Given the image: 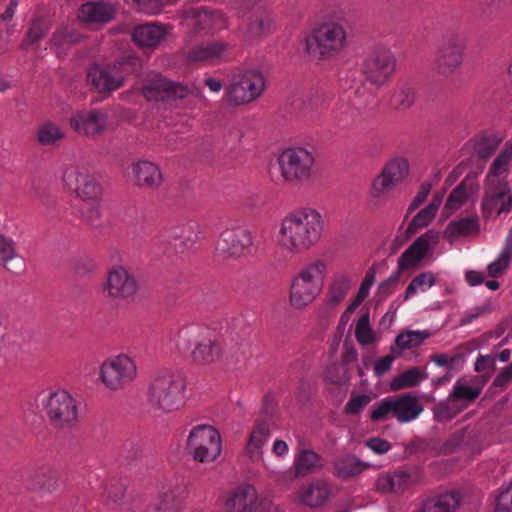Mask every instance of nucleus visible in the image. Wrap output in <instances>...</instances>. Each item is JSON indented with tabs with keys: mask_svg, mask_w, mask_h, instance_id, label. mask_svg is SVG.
<instances>
[{
	"mask_svg": "<svg viewBox=\"0 0 512 512\" xmlns=\"http://www.w3.org/2000/svg\"><path fill=\"white\" fill-rule=\"evenodd\" d=\"M324 230L322 213L314 207L303 206L290 211L280 220L275 244L285 255H303L320 243Z\"/></svg>",
	"mask_w": 512,
	"mask_h": 512,
	"instance_id": "1",
	"label": "nucleus"
},
{
	"mask_svg": "<svg viewBox=\"0 0 512 512\" xmlns=\"http://www.w3.org/2000/svg\"><path fill=\"white\" fill-rule=\"evenodd\" d=\"M62 182L81 202L82 219L96 226L102 216L103 196V187L98 179L84 166L71 163L63 169Z\"/></svg>",
	"mask_w": 512,
	"mask_h": 512,
	"instance_id": "2",
	"label": "nucleus"
},
{
	"mask_svg": "<svg viewBox=\"0 0 512 512\" xmlns=\"http://www.w3.org/2000/svg\"><path fill=\"white\" fill-rule=\"evenodd\" d=\"M328 261L315 258L306 262L291 278L288 291L289 305L303 311L321 295L328 276Z\"/></svg>",
	"mask_w": 512,
	"mask_h": 512,
	"instance_id": "3",
	"label": "nucleus"
},
{
	"mask_svg": "<svg viewBox=\"0 0 512 512\" xmlns=\"http://www.w3.org/2000/svg\"><path fill=\"white\" fill-rule=\"evenodd\" d=\"M186 383L180 374L161 371L154 375L147 386L146 399L151 409L168 414L185 404Z\"/></svg>",
	"mask_w": 512,
	"mask_h": 512,
	"instance_id": "4",
	"label": "nucleus"
},
{
	"mask_svg": "<svg viewBox=\"0 0 512 512\" xmlns=\"http://www.w3.org/2000/svg\"><path fill=\"white\" fill-rule=\"evenodd\" d=\"M249 354L248 337L244 336L239 341L230 337L223 348L221 342L209 330L192 351L193 360L198 364H211L219 360L239 363L246 360Z\"/></svg>",
	"mask_w": 512,
	"mask_h": 512,
	"instance_id": "5",
	"label": "nucleus"
},
{
	"mask_svg": "<svg viewBox=\"0 0 512 512\" xmlns=\"http://www.w3.org/2000/svg\"><path fill=\"white\" fill-rule=\"evenodd\" d=\"M307 52L316 58L328 59L339 55L348 45L344 25L335 20L319 23L307 35Z\"/></svg>",
	"mask_w": 512,
	"mask_h": 512,
	"instance_id": "6",
	"label": "nucleus"
},
{
	"mask_svg": "<svg viewBox=\"0 0 512 512\" xmlns=\"http://www.w3.org/2000/svg\"><path fill=\"white\" fill-rule=\"evenodd\" d=\"M281 179L289 185H303L314 180L316 159L314 153L303 147H290L276 159Z\"/></svg>",
	"mask_w": 512,
	"mask_h": 512,
	"instance_id": "7",
	"label": "nucleus"
},
{
	"mask_svg": "<svg viewBox=\"0 0 512 512\" xmlns=\"http://www.w3.org/2000/svg\"><path fill=\"white\" fill-rule=\"evenodd\" d=\"M410 174V165L406 158L396 157L389 160L372 179L368 196L373 207H382L390 200L393 190L405 182Z\"/></svg>",
	"mask_w": 512,
	"mask_h": 512,
	"instance_id": "8",
	"label": "nucleus"
},
{
	"mask_svg": "<svg viewBox=\"0 0 512 512\" xmlns=\"http://www.w3.org/2000/svg\"><path fill=\"white\" fill-rule=\"evenodd\" d=\"M186 449L194 461L211 463L222 452V437L213 426L199 424L191 428L186 440Z\"/></svg>",
	"mask_w": 512,
	"mask_h": 512,
	"instance_id": "9",
	"label": "nucleus"
},
{
	"mask_svg": "<svg viewBox=\"0 0 512 512\" xmlns=\"http://www.w3.org/2000/svg\"><path fill=\"white\" fill-rule=\"evenodd\" d=\"M138 376L135 360L121 353L105 359L99 368V379L110 391H120L133 383Z\"/></svg>",
	"mask_w": 512,
	"mask_h": 512,
	"instance_id": "10",
	"label": "nucleus"
},
{
	"mask_svg": "<svg viewBox=\"0 0 512 512\" xmlns=\"http://www.w3.org/2000/svg\"><path fill=\"white\" fill-rule=\"evenodd\" d=\"M264 89L263 75L257 70H247L232 76L225 98L232 105H243L256 100Z\"/></svg>",
	"mask_w": 512,
	"mask_h": 512,
	"instance_id": "11",
	"label": "nucleus"
},
{
	"mask_svg": "<svg viewBox=\"0 0 512 512\" xmlns=\"http://www.w3.org/2000/svg\"><path fill=\"white\" fill-rule=\"evenodd\" d=\"M466 41L460 34L448 35L438 46L434 59V71L445 77L455 74L464 62Z\"/></svg>",
	"mask_w": 512,
	"mask_h": 512,
	"instance_id": "12",
	"label": "nucleus"
},
{
	"mask_svg": "<svg viewBox=\"0 0 512 512\" xmlns=\"http://www.w3.org/2000/svg\"><path fill=\"white\" fill-rule=\"evenodd\" d=\"M43 406L50 422L55 427L71 428L78 421L77 402L66 390L50 393Z\"/></svg>",
	"mask_w": 512,
	"mask_h": 512,
	"instance_id": "13",
	"label": "nucleus"
},
{
	"mask_svg": "<svg viewBox=\"0 0 512 512\" xmlns=\"http://www.w3.org/2000/svg\"><path fill=\"white\" fill-rule=\"evenodd\" d=\"M396 69L394 53L386 47L372 50L363 60L361 72L366 81L377 87L388 82Z\"/></svg>",
	"mask_w": 512,
	"mask_h": 512,
	"instance_id": "14",
	"label": "nucleus"
},
{
	"mask_svg": "<svg viewBox=\"0 0 512 512\" xmlns=\"http://www.w3.org/2000/svg\"><path fill=\"white\" fill-rule=\"evenodd\" d=\"M128 71L124 62L92 65L87 72V83L98 93L110 94L124 85Z\"/></svg>",
	"mask_w": 512,
	"mask_h": 512,
	"instance_id": "15",
	"label": "nucleus"
},
{
	"mask_svg": "<svg viewBox=\"0 0 512 512\" xmlns=\"http://www.w3.org/2000/svg\"><path fill=\"white\" fill-rule=\"evenodd\" d=\"M148 101H174L183 99L191 92L183 83L171 81L160 74H153L139 88Z\"/></svg>",
	"mask_w": 512,
	"mask_h": 512,
	"instance_id": "16",
	"label": "nucleus"
},
{
	"mask_svg": "<svg viewBox=\"0 0 512 512\" xmlns=\"http://www.w3.org/2000/svg\"><path fill=\"white\" fill-rule=\"evenodd\" d=\"M124 176L132 185L141 189L156 190L163 183V173L158 164L146 159L132 161Z\"/></svg>",
	"mask_w": 512,
	"mask_h": 512,
	"instance_id": "17",
	"label": "nucleus"
},
{
	"mask_svg": "<svg viewBox=\"0 0 512 512\" xmlns=\"http://www.w3.org/2000/svg\"><path fill=\"white\" fill-rule=\"evenodd\" d=\"M252 232L245 228H232L223 231L216 244L217 252L223 257H241L251 252Z\"/></svg>",
	"mask_w": 512,
	"mask_h": 512,
	"instance_id": "18",
	"label": "nucleus"
},
{
	"mask_svg": "<svg viewBox=\"0 0 512 512\" xmlns=\"http://www.w3.org/2000/svg\"><path fill=\"white\" fill-rule=\"evenodd\" d=\"M69 125L77 134L95 139L107 130L108 117L98 109L80 110L71 116Z\"/></svg>",
	"mask_w": 512,
	"mask_h": 512,
	"instance_id": "19",
	"label": "nucleus"
},
{
	"mask_svg": "<svg viewBox=\"0 0 512 512\" xmlns=\"http://www.w3.org/2000/svg\"><path fill=\"white\" fill-rule=\"evenodd\" d=\"M483 215L489 218L512 209V194L507 182L491 181L482 201Z\"/></svg>",
	"mask_w": 512,
	"mask_h": 512,
	"instance_id": "20",
	"label": "nucleus"
},
{
	"mask_svg": "<svg viewBox=\"0 0 512 512\" xmlns=\"http://www.w3.org/2000/svg\"><path fill=\"white\" fill-rule=\"evenodd\" d=\"M107 295L116 300L132 298L138 290L135 277L123 266L110 270L104 287Z\"/></svg>",
	"mask_w": 512,
	"mask_h": 512,
	"instance_id": "21",
	"label": "nucleus"
},
{
	"mask_svg": "<svg viewBox=\"0 0 512 512\" xmlns=\"http://www.w3.org/2000/svg\"><path fill=\"white\" fill-rule=\"evenodd\" d=\"M183 24L195 32L219 30L227 25L221 12H209L203 8H191L185 12Z\"/></svg>",
	"mask_w": 512,
	"mask_h": 512,
	"instance_id": "22",
	"label": "nucleus"
},
{
	"mask_svg": "<svg viewBox=\"0 0 512 512\" xmlns=\"http://www.w3.org/2000/svg\"><path fill=\"white\" fill-rule=\"evenodd\" d=\"M440 238L438 231L429 230L419 236L400 256L398 267L400 270H406L415 266L427 254L431 245H435Z\"/></svg>",
	"mask_w": 512,
	"mask_h": 512,
	"instance_id": "23",
	"label": "nucleus"
},
{
	"mask_svg": "<svg viewBox=\"0 0 512 512\" xmlns=\"http://www.w3.org/2000/svg\"><path fill=\"white\" fill-rule=\"evenodd\" d=\"M419 480V472L399 470L381 474L375 482V487L381 493H401L415 485Z\"/></svg>",
	"mask_w": 512,
	"mask_h": 512,
	"instance_id": "24",
	"label": "nucleus"
},
{
	"mask_svg": "<svg viewBox=\"0 0 512 512\" xmlns=\"http://www.w3.org/2000/svg\"><path fill=\"white\" fill-rule=\"evenodd\" d=\"M354 276L349 271H336L332 274L327 292L324 299V305L329 309H334L346 299L349 294Z\"/></svg>",
	"mask_w": 512,
	"mask_h": 512,
	"instance_id": "25",
	"label": "nucleus"
},
{
	"mask_svg": "<svg viewBox=\"0 0 512 512\" xmlns=\"http://www.w3.org/2000/svg\"><path fill=\"white\" fill-rule=\"evenodd\" d=\"M170 32V25L151 22L135 27L132 39L140 47L155 48L168 38Z\"/></svg>",
	"mask_w": 512,
	"mask_h": 512,
	"instance_id": "26",
	"label": "nucleus"
},
{
	"mask_svg": "<svg viewBox=\"0 0 512 512\" xmlns=\"http://www.w3.org/2000/svg\"><path fill=\"white\" fill-rule=\"evenodd\" d=\"M258 493L254 486L242 484L231 491L225 501L228 512H247L255 508Z\"/></svg>",
	"mask_w": 512,
	"mask_h": 512,
	"instance_id": "27",
	"label": "nucleus"
},
{
	"mask_svg": "<svg viewBox=\"0 0 512 512\" xmlns=\"http://www.w3.org/2000/svg\"><path fill=\"white\" fill-rule=\"evenodd\" d=\"M114 9L104 2H87L80 6L77 18L80 22L99 25L110 22L114 18Z\"/></svg>",
	"mask_w": 512,
	"mask_h": 512,
	"instance_id": "28",
	"label": "nucleus"
},
{
	"mask_svg": "<svg viewBox=\"0 0 512 512\" xmlns=\"http://www.w3.org/2000/svg\"><path fill=\"white\" fill-rule=\"evenodd\" d=\"M484 384L477 377H461L456 380L449 394L465 405V409L481 394Z\"/></svg>",
	"mask_w": 512,
	"mask_h": 512,
	"instance_id": "29",
	"label": "nucleus"
},
{
	"mask_svg": "<svg viewBox=\"0 0 512 512\" xmlns=\"http://www.w3.org/2000/svg\"><path fill=\"white\" fill-rule=\"evenodd\" d=\"M83 35L73 24H63L57 28L50 39V46L58 57H63L74 45L81 42Z\"/></svg>",
	"mask_w": 512,
	"mask_h": 512,
	"instance_id": "30",
	"label": "nucleus"
},
{
	"mask_svg": "<svg viewBox=\"0 0 512 512\" xmlns=\"http://www.w3.org/2000/svg\"><path fill=\"white\" fill-rule=\"evenodd\" d=\"M270 437V427L265 422L257 423L251 430L245 446V455L252 463L263 458V447Z\"/></svg>",
	"mask_w": 512,
	"mask_h": 512,
	"instance_id": "31",
	"label": "nucleus"
},
{
	"mask_svg": "<svg viewBox=\"0 0 512 512\" xmlns=\"http://www.w3.org/2000/svg\"><path fill=\"white\" fill-rule=\"evenodd\" d=\"M229 45L223 41H211L200 44L188 52L192 62H215L227 57Z\"/></svg>",
	"mask_w": 512,
	"mask_h": 512,
	"instance_id": "32",
	"label": "nucleus"
},
{
	"mask_svg": "<svg viewBox=\"0 0 512 512\" xmlns=\"http://www.w3.org/2000/svg\"><path fill=\"white\" fill-rule=\"evenodd\" d=\"M392 397L394 405V418L399 423H408L415 420L424 409L418 398L411 393Z\"/></svg>",
	"mask_w": 512,
	"mask_h": 512,
	"instance_id": "33",
	"label": "nucleus"
},
{
	"mask_svg": "<svg viewBox=\"0 0 512 512\" xmlns=\"http://www.w3.org/2000/svg\"><path fill=\"white\" fill-rule=\"evenodd\" d=\"M330 497V487L324 481H316L300 489L294 500L310 508L322 506Z\"/></svg>",
	"mask_w": 512,
	"mask_h": 512,
	"instance_id": "34",
	"label": "nucleus"
},
{
	"mask_svg": "<svg viewBox=\"0 0 512 512\" xmlns=\"http://www.w3.org/2000/svg\"><path fill=\"white\" fill-rule=\"evenodd\" d=\"M273 29V17L264 6L256 7L250 14L247 25V36L251 39H262L269 35Z\"/></svg>",
	"mask_w": 512,
	"mask_h": 512,
	"instance_id": "35",
	"label": "nucleus"
},
{
	"mask_svg": "<svg viewBox=\"0 0 512 512\" xmlns=\"http://www.w3.org/2000/svg\"><path fill=\"white\" fill-rule=\"evenodd\" d=\"M461 502L458 492L451 491L426 499L418 512H456Z\"/></svg>",
	"mask_w": 512,
	"mask_h": 512,
	"instance_id": "36",
	"label": "nucleus"
},
{
	"mask_svg": "<svg viewBox=\"0 0 512 512\" xmlns=\"http://www.w3.org/2000/svg\"><path fill=\"white\" fill-rule=\"evenodd\" d=\"M57 472L51 467L45 466L30 473L25 481L29 490L52 492L57 487Z\"/></svg>",
	"mask_w": 512,
	"mask_h": 512,
	"instance_id": "37",
	"label": "nucleus"
},
{
	"mask_svg": "<svg viewBox=\"0 0 512 512\" xmlns=\"http://www.w3.org/2000/svg\"><path fill=\"white\" fill-rule=\"evenodd\" d=\"M201 234V227L196 222H187L179 226H173L166 230V237L175 242V246H177V242L183 248L189 247L193 245L199 238Z\"/></svg>",
	"mask_w": 512,
	"mask_h": 512,
	"instance_id": "38",
	"label": "nucleus"
},
{
	"mask_svg": "<svg viewBox=\"0 0 512 512\" xmlns=\"http://www.w3.org/2000/svg\"><path fill=\"white\" fill-rule=\"evenodd\" d=\"M479 229V218L477 216L464 217L450 222L444 231V237L450 242H454L461 237L478 233Z\"/></svg>",
	"mask_w": 512,
	"mask_h": 512,
	"instance_id": "39",
	"label": "nucleus"
},
{
	"mask_svg": "<svg viewBox=\"0 0 512 512\" xmlns=\"http://www.w3.org/2000/svg\"><path fill=\"white\" fill-rule=\"evenodd\" d=\"M430 335L428 330H405L399 333L395 338V345L393 346L396 350V355L400 356L405 350L421 346Z\"/></svg>",
	"mask_w": 512,
	"mask_h": 512,
	"instance_id": "40",
	"label": "nucleus"
},
{
	"mask_svg": "<svg viewBox=\"0 0 512 512\" xmlns=\"http://www.w3.org/2000/svg\"><path fill=\"white\" fill-rule=\"evenodd\" d=\"M295 473L306 476L323 467L322 458L313 450L303 449L294 461Z\"/></svg>",
	"mask_w": 512,
	"mask_h": 512,
	"instance_id": "41",
	"label": "nucleus"
},
{
	"mask_svg": "<svg viewBox=\"0 0 512 512\" xmlns=\"http://www.w3.org/2000/svg\"><path fill=\"white\" fill-rule=\"evenodd\" d=\"M208 329L196 324L181 327L176 334V345L181 350H188L197 345Z\"/></svg>",
	"mask_w": 512,
	"mask_h": 512,
	"instance_id": "42",
	"label": "nucleus"
},
{
	"mask_svg": "<svg viewBox=\"0 0 512 512\" xmlns=\"http://www.w3.org/2000/svg\"><path fill=\"white\" fill-rule=\"evenodd\" d=\"M427 377V374L420 368L413 367L396 375L390 382V388L392 391L412 388L419 385Z\"/></svg>",
	"mask_w": 512,
	"mask_h": 512,
	"instance_id": "43",
	"label": "nucleus"
},
{
	"mask_svg": "<svg viewBox=\"0 0 512 512\" xmlns=\"http://www.w3.org/2000/svg\"><path fill=\"white\" fill-rule=\"evenodd\" d=\"M512 259V232L505 238L504 245L497 259L487 267L488 275L492 278L499 277L510 265Z\"/></svg>",
	"mask_w": 512,
	"mask_h": 512,
	"instance_id": "44",
	"label": "nucleus"
},
{
	"mask_svg": "<svg viewBox=\"0 0 512 512\" xmlns=\"http://www.w3.org/2000/svg\"><path fill=\"white\" fill-rule=\"evenodd\" d=\"M443 199L444 192L435 193L431 202L414 216L411 225L416 229L428 226L435 218Z\"/></svg>",
	"mask_w": 512,
	"mask_h": 512,
	"instance_id": "45",
	"label": "nucleus"
},
{
	"mask_svg": "<svg viewBox=\"0 0 512 512\" xmlns=\"http://www.w3.org/2000/svg\"><path fill=\"white\" fill-rule=\"evenodd\" d=\"M65 132L63 128L52 121H45L42 123L36 134L37 141L44 146H52L57 142L63 140Z\"/></svg>",
	"mask_w": 512,
	"mask_h": 512,
	"instance_id": "46",
	"label": "nucleus"
},
{
	"mask_svg": "<svg viewBox=\"0 0 512 512\" xmlns=\"http://www.w3.org/2000/svg\"><path fill=\"white\" fill-rule=\"evenodd\" d=\"M355 338L361 346H368L378 342L379 335L370 324L369 313L366 312L357 320L355 325Z\"/></svg>",
	"mask_w": 512,
	"mask_h": 512,
	"instance_id": "47",
	"label": "nucleus"
},
{
	"mask_svg": "<svg viewBox=\"0 0 512 512\" xmlns=\"http://www.w3.org/2000/svg\"><path fill=\"white\" fill-rule=\"evenodd\" d=\"M465 410V405L459 403L449 394L448 397L439 402L433 409L434 417L438 421L451 420Z\"/></svg>",
	"mask_w": 512,
	"mask_h": 512,
	"instance_id": "48",
	"label": "nucleus"
},
{
	"mask_svg": "<svg viewBox=\"0 0 512 512\" xmlns=\"http://www.w3.org/2000/svg\"><path fill=\"white\" fill-rule=\"evenodd\" d=\"M436 283V276L431 271H426L415 276L408 284L405 294L404 301H407L417 293L426 292Z\"/></svg>",
	"mask_w": 512,
	"mask_h": 512,
	"instance_id": "49",
	"label": "nucleus"
},
{
	"mask_svg": "<svg viewBox=\"0 0 512 512\" xmlns=\"http://www.w3.org/2000/svg\"><path fill=\"white\" fill-rule=\"evenodd\" d=\"M12 260H18L19 268L22 267L23 260L16 252L15 242L12 238L0 234V263L7 270L13 271V268L9 266Z\"/></svg>",
	"mask_w": 512,
	"mask_h": 512,
	"instance_id": "50",
	"label": "nucleus"
},
{
	"mask_svg": "<svg viewBox=\"0 0 512 512\" xmlns=\"http://www.w3.org/2000/svg\"><path fill=\"white\" fill-rule=\"evenodd\" d=\"M367 465L362 464L355 457H343L335 462L336 475L340 478H348L361 473Z\"/></svg>",
	"mask_w": 512,
	"mask_h": 512,
	"instance_id": "51",
	"label": "nucleus"
},
{
	"mask_svg": "<svg viewBox=\"0 0 512 512\" xmlns=\"http://www.w3.org/2000/svg\"><path fill=\"white\" fill-rule=\"evenodd\" d=\"M48 30H49V25L46 21H44L42 19L33 20V22L31 23V25L27 31L26 37L20 44V49L28 50V48L31 45L39 42L45 36V34L48 32Z\"/></svg>",
	"mask_w": 512,
	"mask_h": 512,
	"instance_id": "52",
	"label": "nucleus"
},
{
	"mask_svg": "<svg viewBox=\"0 0 512 512\" xmlns=\"http://www.w3.org/2000/svg\"><path fill=\"white\" fill-rule=\"evenodd\" d=\"M183 508V499L170 491L164 493L154 504L155 512H180Z\"/></svg>",
	"mask_w": 512,
	"mask_h": 512,
	"instance_id": "53",
	"label": "nucleus"
},
{
	"mask_svg": "<svg viewBox=\"0 0 512 512\" xmlns=\"http://www.w3.org/2000/svg\"><path fill=\"white\" fill-rule=\"evenodd\" d=\"M473 152L482 159L489 158L498 148L500 140L496 137L480 136L473 140Z\"/></svg>",
	"mask_w": 512,
	"mask_h": 512,
	"instance_id": "54",
	"label": "nucleus"
},
{
	"mask_svg": "<svg viewBox=\"0 0 512 512\" xmlns=\"http://www.w3.org/2000/svg\"><path fill=\"white\" fill-rule=\"evenodd\" d=\"M468 197L467 187L464 183H460L450 193L446 204L444 206V212L447 216H450L456 210H458L466 201Z\"/></svg>",
	"mask_w": 512,
	"mask_h": 512,
	"instance_id": "55",
	"label": "nucleus"
},
{
	"mask_svg": "<svg viewBox=\"0 0 512 512\" xmlns=\"http://www.w3.org/2000/svg\"><path fill=\"white\" fill-rule=\"evenodd\" d=\"M494 512H512V482L503 484L496 495Z\"/></svg>",
	"mask_w": 512,
	"mask_h": 512,
	"instance_id": "56",
	"label": "nucleus"
},
{
	"mask_svg": "<svg viewBox=\"0 0 512 512\" xmlns=\"http://www.w3.org/2000/svg\"><path fill=\"white\" fill-rule=\"evenodd\" d=\"M394 417L393 397H386L374 405L371 411V420L378 422Z\"/></svg>",
	"mask_w": 512,
	"mask_h": 512,
	"instance_id": "57",
	"label": "nucleus"
},
{
	"mask_svg": "<svg viewBox=\"0 0 512 512\" xmlns=\"http://www.w3.org/2000/svg\"><path fill=\"white\" fill-rule=\"evenodd\" d=\"M512 160V143L508 142L505 144L503 150L494 160L491 173L493 176H498L507 170V167Z\"/></svg>",
	"mask_w": 512,
	"mask_h": 512,
	"instance_id": "58",
	"label": "nucleus"
},
{
	"mask_svg": "<svg viewBox=\"0 0 512 512\" xmlns=\"http://www.w3.org/2000/svg\"><path fill=\"white\" fill-rule=\"evenodd\" d=\"M325 378L331 383L341 385L348 380L347 370L341 364L332 363L325 370Z\"/></svg>",
	"mask_w": 512,
	"mask_h": 512,
	"instance_id": "59",
	"label": "nucleus"
},
{
	"mask_svg": "<svg viewBox=\"0 0 512 512\" xmlns=\"http://www.w3.org/2000/svg\"><path fill=\"white\" fill-rule=\"evenodd\" d=\"M371 400V396L367 394L354 395L346 403L344 411L346 414H358L371 402Z\"/></svg>",
	"mask_w": 512,
	"mask_h": 512,
	"instance_id": "60",
	"label": "nucleus"
},
{
	"mask_svg": "<svg viewBox=\"0 0 512 512\" xmlns=\"http://www.w3.org/2000/svg\"><path fill=\"white\" fill-rule=\"evenodd\" d=\"M259 0H230L231 9L240 17L251 14L256 7H259Z\"/></svg>",
	"mask_w": 512,
	"mask_h": 512,
	"instance_id": "61",
	"label": "nucleus"
},
{
	"mask_svg": "<svg viewBox=\"0 0 512 512\" xmlns=\"http://www.w3.org/2000/svg\"><path fill=\"white\" fill-rule=\"evenodd\" d=\"M415 100L416 91L411 87H403L395 95V102L402 109L411 107Z\"/></svg>",
	"mask_w": 512,
	"mask_h": 512,
	"instance_id": "62",
	"label": "nucleus"
},
{
	"mask_svg": "<svg viewBox=\"0 0 512 512\" xmlns=\"http://www.w3.org/2000/svg\"><path fill=\"white\" fill-rule=\"evenodd\" d=\"M376 274L377 271L375 266H372L368 269L357 292V295H359V299H366L368 297L370 288L375 283Z\"/></svg>",
	"mask_w": 512,
	"mask_h": 512,
	"instance_id": "63",
	"label": "nucleus"
},
{
	"mask_svg": "<svg viewBox=\"0 0 512 512\" xmlns=\"http://www.w3.org/2000/svg\"><path fill=\"white\" fill-rule=\"evenodd\" d=\"M391 353L392 354L384 356L375 362L374 372L376 375L381 376L391 369L392 363L399 356L396 355L394 347H391Z\"/></svg>",
	"mask_w": 512,
	"mask_h": 512,
	"instance_id": "64",
	"label": "nucleus"
}]
</instances>
